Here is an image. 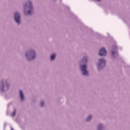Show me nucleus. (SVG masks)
Returning <instances> with one entry per match:
<instances>
[{"label": "nucleus", "instance_id": "nucleus-1", "mask_svg": "<svg viewBox=\"0 0 130 130\" xmlns=\"http://www.w3.org/2000/svg\"><path fill=\"white\" fill-rule=\"evenodd\" d=\"M100 63L98 64V68L99 70H102L103 69L104 67H105V59H100Z\"/></svg>", "mask_w": 130, "mask_h": 130}, {"label": "nucleus", "instance_id": "nucleus-2", "mask_svg": "<svg viewBox=\"0 0 130 130\" xmlns=\"http://www.w3.org/2000/svg\"><path fill=\"white\" fill-rule=\"evenodd\" d=\"M1 83L2 84V91H8V90H9V87H10V85L8 83H7V82H4L3 81H2Z\"/></svg>", "mask_w": 130, "mask_h": 130}, {"label": "nucleus", "instance_id": "nucleus-3", "mask_svg": "<svg viewBox=\"0 0 130 130\" xmlns=\"http://www.w3.org/2000/svg\"><path fill=\"white\" fill-rule=\"evenodd\" d=\"M86 69H87V65L84 64V65H82L81 67V70L82 71L83 75L84 76H88V71L86 70Z\"/></svg>", "mask_w": 130, "mask_h": 130}, {"label": "nucleus", "instance_id": "nucleus-4", "mask_svg": "<svg viewBox=\"0 0 130 130\" xmlns=\"http://www.w3.org/2000/svg\"><path fill=\"white\" fill-rule=\"evenodd\" d=\"M27 6H28V8L30 9V10L27 12V14L28 15H31L32 14V12H33V6H32V3L31 2H28L25 5V7H27Z\"/></svg>", "mask_w": 130, "mask_h": 130}, {"label": "nucleus", "instance_id": "nucleus-5", "mask_svg": "<svg viewBox=\"0 0 130 130\" xmlns=\"http://www.w3.org/2000/svg\"><path fill=\"white\" fill-rule=\"evenodd\" d=\"M14 19L17 24H20V21L21 20V17L20 16V14L18 13H16L14 15Z\"/></svg>", "mask_w": 130, "mask_h": 130}, {"label": "nucleus", "instance_id": "nucleus-6", "mask_svg": "<svg viewBox=\"0 0 130 130\" xmlns=\"http://www.w3.org/2000/svg\"><path fill=\"white\" fill-rule=\"evenodd\" d=\"M106 54L107 52L106 50H105V48H101L99 52V55H100V56H106Z\"/></svg>", "mask_w": 130, "mask_h": 130}, {"label": "nucleus", "instance_id": "nucleus-7", "mask_svg": "<svg viewBox=\"0 0 130 130\" xmlns=\"http://www.w3.org/2000/svg\"><path fill=\"white\" fill-rule=\"evenodd\" d=\"M29 54L31 56V58H28V60H32L35 58L36 55H35V52L31 51L29 52Z\"/></svg>", "mask_w": 130, "mask_h": 130}, {"label": "nucleus", "instance_id": "nucleus-8", "mask_svg": "<svg viewBox=\"0 0 130 130\" xmlns=\"http://www.w3.org/2000/svg\"><path fill=\"white\" fill-rule=\"evenodd\" d=\"M20 95L21 100H24V94H23V91L21 90H20Z\"/></svg>", "mask_w": 130, "mask_h": 130}, {"label": "nucleus", "instance_id": "nucleus-9", "mask_svg": "<svg viewBox=\"0 0 130 130\" xmlns=\"http://www.w3.org/2000/svg\"><path fill=\"white\" fill-rule=\"evenodd\" d=\"M55 58V54H54L51 56V60H53Z\"/></svg>", "mask_w": 130, "mask_h": 130}, {"label": "nucleus", "instance_id": "nucleus-10", "mask_svg": "<svg viewBox=\"0 0 130 130\" xmlns=\"http://www.w3.org/2000/svg\"><path fill=\"white\" fill-rule=\"evenodd\" d=\"M92 118V116L89 115L88 118L86 119L87 121H90L91 120V119Z\"/></svg>", "mask_w": 130, "mask_h": 130}, {"label": "nucleus", "instance_id": "nucleus-11", "mask_svg": "<svg viewBox=\"0 0 130 130\" xmlns=\"http://www.w3.org/2000/svg\"><path fill=\"white\" fill-rule=\"evenodd\" d=\"M15 115H16V110H14V111L12 113L11 116L12 117H14V116H15Z\"/></svg>", "mask_w": 130, "mask_h": 130}, {"label": "nucleus", "instance_id": "nucleus-12", "mask_svg": "<svg viewBox=\"0 0 130 130\" xmlns=\"http://www.w3.org/2000/svg\"><path fill=\"white\" fill-rule=\"evenodd\" d=\"M83 61H84V62H87V58H84L83 59Z\"/></svg>", "mask_w": 130, "mask_h": 130}, {"label": "nucleus", "instance_id": "nucleus-13", "mask_svg": "<svg viewBox=\"0 0 130 130\" xmlns=\"http://www.w3.org/2000/svg\"><path fill=\"white\" fill-rule=\"evenodd\" d=\"M44 105V103L43 102H41V106H43Z\"/></svg>", "mask_w": 130, "mask_h": 130}, {"label": "nucleus", "instance_id": "nucleus-14", "mask_svg": "<svg viewBox=\"0 0 130 130\" xmlns=\"http://www.w3.org/2000/svg\"><path fill=\"white\" fill-rule=\"evenodd\" d=\"M99 129H100V128H101V125H100L99 126Z\"/></svg>", "mask_w": 130, "mask_h": 130}, {"label": "nucleus", "instance_id": "nucleus-15", "mask_svg": "<svg viewBox=\"0 0 130 130\" xmlns=\"http://www.w3.org/2000/svg\"><path fill=\"white\" fill-rule=\"evenodd\" d=\"M112 54L113 55L114 54V52H113L112 53Z\"/></svg>", "mask_w": 130, "mask_h": 130}, {"label": "nucleus", "instance_id": "nucleus-16", "mask_svg": "<svg viewBox=\"0 0 130 130\" xmlns=\"http://www.w3.org/2000/svg\"><path fill=\"white\" fill-rule=\"evenodd\" d=\"M26 57H28V54H26Z\"/></svg>", "mask_w": 130, "mask_h": 130}, {"label": "nucleus", "instance_id": "nucleus-17", "mask_svg": "<svg viewBox=\"0 0 130 130\" xmlns=\"http://www.w3.org/2000/svg\"><path fill=\"white\" fill-rule=\"evenodd\" d=\"M11 130H14V128L13 127H11Z\"/></svg>", "mask_w": 130, "mask_h": 130}, {"label": "nucleus", "instance_id": "nucleus-18", "mask_svg": "<svg viewBox=\"0 0 130 130\" xmlns=\"http://www.w3.org/2000/svg\"><path fill=\"white\" fill-rule=\"evenodd\" d=\"M98 2H100V1H101V0H97Z\"/></svg>", "mask_w": 130, "mask_h": 130}]
</instances>
